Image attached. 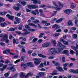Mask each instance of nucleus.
Wrapping results in <instances>:
<instances>
[{"mask_svg": "<svg viewBox=\"0 0 78 78\" xmlns=\"http://www.w3.org/2000/svg\"><path fill=\"white\" fill-rule=\"evenodd\" d=\"M57 46L59 47V48H58L56 49L55 48H53L50 49L49 51L50 54L55 55L56 53H61V51H62L63 49L66 47V46L62 45V43L59 42L58 43Z\"/></svg>", "mask_w": 78, "mask_h": 78, "instance_id": "1", "label": "nucleus"}, {"mask_svg": "<svg viewBox=\"0 0 78 78\" xmlns=\"http://www.w3.org/2000/svg\"><path fill=\"white\" fill-rule=\"evenodd\" d=\"M33 65H32V63L31 62H29L27 63V64H24L22 63L21 64V67L22 69L23 68L24 69H26L28 67H32Z\"/></svg>", "mask_w": 78, "mask_h": 78, "instance_id": "2", "label": "nucleus"}, {"mask_svg": "<svg viewBox=\"0 0 78 78\" xmlns=\"http://www.w3.org/2000/svg\"><path fill=\"white\" fill-rule=\"evenodd\" d=\"M33 75V74L32 72L29 73L27 74V75H25V74L22 72H21L20 73V77H21V78H28V76H32Z\"/></svg>", "mask_w": 78, "mask_h": 78, "instance_id": "3", "label": "nucleus"}, {"mask_svg": "<svg viewBox=\"0 0 78 78\" xmlns=\"http://www.w3.org/2000/svg\"><path fill=\"white\" fill-rule=\"evenodd\" d=\"M33 59L34 61H35L34 62V64H35L36 66L39 65V64L41 63V58H39L38 59L37 58H34Z\"/></svg>", "mask_w": 78, "mask_h": 78, "instance_id": "4", "label": "nucleus"}, {"mask_svg": "<svg viewBox=\"0 0 78 78\" xmlns=\"http://www.w3.org/2000/svg\"><path fill=\"white\" fill-rule=\"evenodd\" d=\"M27 7L29 9H32V8H34V9H36V8H37L38 6L37 5H29L27 6Z\"/></svg>", "mask_w": 78, "mask_h": 78, "instance_id": "5", "label": "nucleus"}, {"mask_svg": "<svg viewBox=\"0 0 78 78\" xmlns=\"http://www.w3.org/2000/svg\"><path fill=\"white\" fill-rule=\"evenodd\" d=\"M50 45H51V43L50 42H46L43 44L42 46L43 47H48L50 46Z\"/></svg>", "mask_w": 78, "mask_h": 78, "instance_id": "6", "label": "nucleus"}, {"mask_svg": "<svg viewBox=\"0 0 78 78\" xmlns=\"http://www.w3.org/2000/svg\"><path fill=\"white\" fill-rule=\"evenodd\" d=\"M23 31H24V32H26L24 33H23L22 34H23V36H25V35H27V34H30V32L28 31V30H27L26 29H23Z\"/></svg>", "mask_w": 78, "mask_h": 78, "instance_id": "7", "label": "nucleus"}, {"mask_svg": "<svg viewBox=\"0 0 78 78\" xmlns=\"http://www.w3.org/2000/svg\"><path fill=\"white\" fill-rule=\"evenodd\" d=\"M59 41L62 42H63L64 45H69V43L68 41H66L65 40L63 39H60L59 40Z\"/></svg>", "mask_w": 78, "mask_h": 78, "instance_id": "8", "label": "nucleus"}, {"mask_svg": "<svg viewBox=\"0 0 78 78\" xmlns=\"http://www.w3.org/2000/svg\"><path fill=\"white\" fill-rule=\"evenodd\" d=\"M69 72H70L72 73H78V69L77 70L70 69L69 71Z\"/></svg>", "mask_w": 78, "mask_h": 78, "instance_id": "9", "label": "nucleus"}, {"mask_svg": "<svg viewBox=\"0 0 78 78\" xmlns=\"http://www.w3.org/2000/svg\"><path fill=\"white\" fill-rule=\"evenodd\" d=\"M32 13L33 14H34V15H36V14L38 15L39 14V13L38 12V9H35V11H32Z\"/></svg>", "mask_w": 78, "mask_h": 78, "instance_id": "10", "label": "nucleus"}, {"mask_svg": "<svg viewBox=\"0 0 78 78\" xmlns=\"http://www.w3.org/2000/svg\"><path fill=\"white\" fill-rule=\"evenodd\" d=\"M8 35L5 34L3 36V40H1V41L2 42H3L4 41V40H6L8 39Z\"/></svg>", "mask_w": 78, "mask_h": 78, "instance_id": "11", "label": "nucleus"}, {"mask_svg": "<svg viewBox=\"0 0 78 78\" xmlns=\"http://www.w3.org/2000/svg\"><path fill=\"white\" fill-rule=\"evenodd\" d=\"M50 74L51 75H58V73H57V71L55 70L52 72V73H50Z\"/></svg>", "mask_w": 78, "mask_h": 78, "instance_id": "12", "label": "nucleus"}, {"mask_svg": "<svg viewBox=\"0 0 78 78\" xmlns=\"http://www.w3.org/2000/svg\"><path fill=\"white\" fill-rule=\"evenodd\" d=\"M71 48L73 49H74V50H75L76 51V56H77V57L78 56V51L77 50H76V47H74L73 46H72Z\"/></svg>", "mask_w": 78, "mask_h": 78, "instance_id": "13", "label": "nucleus"}, {"mask_svg": "<svg viewBox=\"0 0 78 78\" xmlns=\"http://www.w3.org/2000/svg\"><path fill=\"white\" fill-rule=\"evenodd\" d=\"M6 17H8L9 19L10 20H12L14 18V16H10L9 14H8L6 15Z\"/></svg>", "mask_w": 78, "mask_h": 78, "instance_id": "14", "label": "nucleus"}, {"mask_svg": "<svg viewBox=\"0 0 78 78\" xmlns=\"http://www.w3.org/2000/svg\"><path fill=\"white\" fill-rule=\"evenodd\" d=\"M8 70H12L13 72L16 71V69L14 67L12 66L11 68H7Z\"/></svg>", "mask_w": 78, "mask_h": 78, "instance_id": "15", "label": "nucleus"}, {"mask_svg": "<svg viewBox=\"0 0 78 78\" xmlns=\"http://www.w3.org/2000/svg\"><path fill=\"white\" fill-rule=\"evenodd\" d=\"M72 11V10L71 9H67L65 10L64 12H66V13H67V14H69V13H70V12H71Z\"/></svg>", "mask_w": 78, "mask_h": 78, "instance_id": "16", "label": "nucleus"}, {"mask_svg": "<svg viewBox=\"0 0 78 78\" xmlns=\"http://www.w3.org/2000/svg\"><path fill=\"white\" fill-rule=\"evenodd\" d=\"M60 27H59V26L58 25H57L56 24L52 26L53 28H56V29L55 30H56L58 29V28H60Z\"/></svg>", "mask_w": 78, "mask_h": 78, "instance_id": "17", "label": "nucleus"}, {"mask_svg": "<svg viewBox=\"0 0 78 78\" xmlns=\"http://www.w3.org/2000/svg\"><path fill=\"white\" fill-rule=\"evenodd\" d=\"M19 2L20 3H21V5H22L23 6H25L26 5V3H27L25 2H22L21 1V0L19 1Z\"/></svg>", "mask_w": 78, "mask_h": 78, "instance_id": "18", "label": "nucleus"}, {"mask_svg": "<svg viewBox=\"0 0 78 78\" xmlns=\"http://www.w3.org/2000/svg\"><path fill=\"white\" fill-rule=\"evenodd\" d=\"M56 69H57V70H58V71L60 72H63L64 71V70H63V69H62V68H61V67H56Z\"/></svg>", "mask_w": 78, "mask_h": 78, "instance_id": "19", "label": "nucleus"}, {"mask_svg": "<svg viewBox=\"0 0 78 78\" xmlns=\"http://www.w3.org/2000/svg\"><path fill=\"white\" fill-rule=\"evenodd\" d=\"M6 50L7 51V53H9L10 55H15V54L14 53H12L10 52V51H11V50H10V49H7Z\"/></svg>", "mask_w": 78, "mask_h": 78, "instance_id": "20", "label": "nucleus"}, {"mask_svg": "<svg viewBox=\"0 0 78 78\" xmlns=\"http://www.w3.org/2000/svg\"><path fill=\"white\" fill-rule=\"evenodd\" d=\"M63 53L64 54H66L67 56H69V51L67 50H65L63 51Z\"/></svg>", "mask_w": 78, "mask_h": 78, "instance_id": "21", "label": "nucleus"}, {"mask_svg": "<svg viewBox=\"0 0 78 78\" xmlns=\"http://www.w3.org/2000/svg\"><path fill=\"white\" fill-rule=\"evenodd\" d=\"M28 25L30 26H32V27L33 26L34 28H36V27H37V26L35 25L33 23H30L28 24Z\"/></svg>", "mask_w": 78, "mask_h": 78, "instance_id": "22", "label": "nucleus"}, {"mask_svg": "<svg viewBox=\"0 0 78 78\" xmlns=\"http://www.w3.org/2000/svg\"><path fill=\"white\" fill-rule=\"evenodd\" d=\"M38 55L39 57L40 58H46V56L42 55L41 54H38Z\"/></svg>", "mask_w": 78, "mask_h": 78, "instance_id": "23", "label": "nucleus"}, {"mask_svg": "<svg viewBox=\"0 0 78 78\" xmlns=\"http://www.w3.org/2000/svg\"><path fill=\"white\" fill-rule=\"evenodd\" d=\"M7 65H5L2 68H1L0 69V70H1V71H3V70H5V69L6 67H7Z\"/></svg>", "mask_w": 78, "mask_h": 78, "instance_id": "24", "label": "nucleus"}, {"mask_svg": "<svg viewBox=\"0 0 78 78\" xmlns=\"http://www.w3.org/2000/svg\"><path fill=\"white\" fill-rule=\"evenodd\" d=\"M62 18H60V19H58L56 21V23H58L61 22H62Z\"/></svg>", "mask_w": 78, "mask_h": 78, "instance_id": "25", "label": "nucleus"}, {"mask_svg": "<svg viewBox=\"0 0 78 78\" xmlns=\"http://www.w3.org/2000/svg\"><path fill=\"white\" fill-rule=\"evenodd\" d=\"M0 25L1 27H5V25H7V24L5 23H1Z\"/></svg>", "mask_w": 78, "mask_h": 78, "instance_id": "26", "label": "nucleus"}, {"mask_svg": "<svg viewBox=\"0 0 78 78\" xmlns=\"http://www.w3.org/2000/svg\"><path fill=\"white\" fill-rule=\"evenodd\" d=\"M52 42L54 46H56V40H52Z\"/></svg>", "mask_w": 78, "mask_h": 78, "instance_id": "27", "label": "nucleus"}, {"mask_svg": "<svg viewBox=\"0 0 78 78\" xmlns=\"http://www.w3.org/2000/svg\"><path fill=\"white\" fill-rule=\"evenodd\" d=\"M15 18L16 20V22L18 23H20V20H19V18H18V17H15Z\"/></svg>", "mask_w": 78, "mask_h": 78, "instance_id": "28", "label": "nucleus"}, {"mask_svg": "<svg viewBox=\"0 0 78 78\" xmlns=\"http://www.w3.org/2000/svg\"><path fill=\"white\" fill-rule=\"evenodd\" d=\"M58 5H59L60 7H61V8H62V7H63V6H64L63 4L60 2H58Z\"/></svg>", "mask_w": 78, "mask_h": 78, "instance_id": "29", "label": "nucleus"}, {"mask_svg": "<svg viewBox=\"0 0 78 78\" xmlns=\"http://www.w3.org/2000/svg\"><path fill=\"white\" fill-rule=\"evenodd\" d=\"M6 13H7V12H0V15L5 16V15H6Z\"/></svg>", "mask_w": 78, "mask_h": 78, "instance_id": "30", "label": "nucleus"}, {"mask_svg": "<svg viewBox=\"0 0 78 78\" xmlns=\"http://www.w3.org/2000/svg\"><path fill=\"white\" fill-rule=\"evenodd\" d=\"M13 9H15V10H16V11H19V9H20V8H19V7H16V6H14L13 7Z\"/></svg>", "mask_w": 78, "mask_h": 78, "instance_id": "31", "label": "nucleus"}, {"mask_svg": "<svg viewBox=\"0 0 78 78\" xmlns=\"http://www.w3.org/2000/svg\"><path fill=\"white\" fill-rule=\"evenodd\" d=\"M71 6L72 7V8H74L75 7V6H76V4L73 3H71Z\"/></svg>", "mask_w": 78, "mask_h": 78, "instance_id": "32", "label": "nucleus"}, {"mask_svg": "<svg viewBox=\"0 0 78 78\" xmlns=\"http://www.w3.org/2000/svg\"><path fill=\"white\" fill-rule=\"evenodd\" d=\"M16 28H11L9 29V30L8 31H14L16 30Z\"/></svg>", "mask_w": 78, "mask_h": 78, "instance_id": "33", "label": "nucleus"}, {"mask_svg": "<svg viewBox=\"0 0 78 78\" xmlns=\"http://www.w3.org/2000/svg\"><path fill=\"white\" fill-rule=\"evenodd\" d=\"M39 74L40 76H44L45 74V73H44L40 72V73H38Z\"/></svg>", "mask_w": 78, "mask_h": 78, "instance_id": "34", "label": "nucleus"}, {"mask_svg": "<svg viewBox=\"0 0 78 78\" xmlns=\"http://www.w3.org/2000/svg\"><path fill=\"white\" fill-rule=\"evenodd\" d=\"M28 30L29 31L34 32V31H36V30L35 29H31L30 28H28Z\"/></svg>", "mask_w": 78, "mask_h": 78, "instance_id": "35", "label": "nucleus"}, {"mask_svg": "<svg viewBox=\"0 0 78 78\" xmlns=\"http://www.w3.org/2000/svg\"><path fill=\"white\" fill-rule=\"evenodd\" d=\"M3 21H5V19L2 17H0V23H1Z\"/></svg>", "mask_w": 78, "mask_h": 78, "instance_id": "36", "label": "nucleus"}, {"mask_svg": "<svg viewBox=\"0 0 78 78\" xmlns=\"http://www.w3.org/2000/svg\"><path fill=\"white\" fill-rule=\"evenodd\" d=\"M52 3L55 6H56V7H58V6L56 3V1H52Z\"/></svg>", "mask_w": 78, "mask_h": 78, "instance_id": "37", "label": "nucleus"}, {"mask_svg": "<svg viewBox=\"0 0 78 78\" xmlns=\"http://www.w3.org/2000/svg\"><path fill=\"white\" fill-rule=\"evenodd\" d=\"M19 39H22V40H23V41H26V39L25 38H23L22 37H20Z\"/></svg>", "mask_w": 78, "mask_h": 78, "instance_id": "38", "label": "nucleus"}, {"mask_svg": "<svg viewBox=\"0 0 78 78\" xmlns=\"http://www.w3.org/2000/svg\"><path fill=\"white\" fill-rule=\"evenodd\" d=\"M68 25H71V26H73V24L72 21H69L68 22Z\"/></svg>", "mask_w": 78, "mask_h": 78, "instance_id": "39", "label": "nucleus"}, {"mask_svg": "<svg viewBox=\"0 0 78 78\" xmlns=\"http://www.w3.org/2000/svg\"><path fill=\"white\" fill-rule=\"evenodd\" d=\"M59 33H55L53 34V36L54 37H55V36H59Z\"/></svg>", "mask_w": 78, "mask_h": 78, "instance_id": "40", "label": "nucleus"}, {"mask_svg": "<svg viewBox=\"0 0 78 78\" xmlns=\"http://www.w3.org/2000/svg\"><path fill=\"white\" fill-rule=\"evenodd\" d=\"M9 73H8L5 74H4V75L5 77H8V76H9Z\"/></svg>", "mask_w": 78, "mask_h": 78, "instance_id": "41", "label": "nucleus"}, {"mask_svg": "<svg viewBox=\"0 0 78 78\" xmlns=\"http://www.w3.org/2000/svg\"><path fill=\"white\" fill-rule=\"evenodd\" d=\"M44 34L43 33H41L40 34V36H39V38H42V37L43 36V35H44Z\"/></svg>", "mask_w": 78, "mask_h": 78, "instance_id": "42", "label": "nucleus"}, {"mask_svg": "<svg viewBox=\"0 0 78 78\" xmlns=\"http://www.w3.org/2000/svg\"><path fill=\"white\" fill-rule=\"evenodd\" d=\"M73 38H74V39H76V37H77V35L76 34H74L73 35Z\"/></svg>", "mask_w": 78, "mask_h": 78, "instance_id": "43", "label": "nucleus"}, {"mask_svg": "<svg viewBox=\"0 0 78 78\" xmlns=\"http://www.w3.org/2000/svg\"><path fill=\"white\" fill-rule=\"evenodd\" d=\"M31 1L33 2V3L36 4L37 3V0H31Z\"/></svg>", "mask_w": 78, "mask_h": 78, "instance_id": "44", "label": "nucleus"}, {"mask_svg": "<svg viewBox=\"0 0 78 78\" xmlns=\"http://www.w3.org/2000/svg\"><path fill=\"white\" fill-rule=\"evenodd\" d=\"M77 22L78 20H76L75 21V25H76V26H77V27H78V24Z\"/></svg>", "mask_w": 78, "mask_h": 78, "instance_id": "45", "label": "nucleus"}, {"mask_svg": "<svg viewBox=\"0 0 78 78\" xmlns=\"http://www.w3.org/2000/svg\"><path fill=\"white\" fill-rule=\"evenodd\" d=\"M71 30H76V28L75 27H72L71 28Z\"/></svg>", "mask_w": 78, "mask_h": 78, "instance_id": "46", "label": "nucleus"}, {"mask_svg": "<svg viewBox=\"0 0 78 78\" xmlns=\"http://www.w3.org/2000/svg\"><path fill=\"white\" fill-rule=\"evenodd\" d=\"M39 22V21L38 20H35L34 21V23H38Z\"/></svg>", "mask_w": 78, "mask_h": 78, "instance_id": "47", "label": "nucleus"}, {"mask_svg": "<svg viewBox=\"0 0 78 78\" xmlns=\"http://www.w3.org/2000/svg\"><path fill=\"white\" fill-rule=\"evenodd\" d=\"M37 41V38H35L33 39V42H35Z\"/></svg>", "mask_w": 78, "mask_h": 78, "instance_id": "48", "label": "nucleus"}, {"mask_svg": "<svg viewBox=\"0 0 78 78\" xmlns=\"http://www.w3.org/2000/svg\"><path fill=\"white\" fill-rule=\"evenodd\" d=\"M54 8H55V9L57 10V11H59L61 9V8H58V7L55 8V7H54Z\"/></svg>", "mask_w": 78, "mask_h": 78, "instance_id": "49", "label": "nucleus"}, {"mask_svg": "<svg viewBox=\"0 0 78 78\" xmlns=\"http://www.w3.org/2000/svg\"><path fill=\"white\" fill-rule=\"evenodd\" d=\"M62 61L63 62H65V57H62Z\"/></svg>", "mask_w": 78, "mask_h": 78, "instance_id": "50", "label": "nucleus"}, {"mask_svg": "<svg viewBox=\"0 0 78 78\" xmlns=\"http://www.w3.org/2000/svg\"><path fill=\"white\" fill-rule=\"evenodd\" d=\"M74 53H75V52H74V51L73 50H71L70 51V54H71V55H73V54H74Z\"/></svg>", "mask_w": 78, "mask_h": 78, "instance_id": "51", "label": "nucleus"}, {"mask_svg": "<svg viewBox=\"0 0 78 78\" xmlns=\"http://www.w3.org/2000/svg\"><path fill=\"white\" fill-rule=\"evenodd\" d=\"M54 58H55V57L54 56H51L48 58V59H54Z\"/></svg>", "mask_w": 78, "mask_h": 78, "instance_id": "52", "label": "nucleus"}, {"mask_svg": "<svg viewBox=\"0 0 78 78\" xmlns=\"http://www.w3.org/2000/svg\"><path fill=\"white\" fill-rule=\"evenodd\" d=\"M24 58H25V57L22 56L20 58L21 61H24Z\"/></svg>", "mask_w": 78, "mask_h": 78, "instance_id": "53", "label": "nucleus"}, {"mask_svg": "<svg viewBox=\"0 0 78 78\" xmlns=\"http://www.w3.org/2000/svg\"><path fill=\"white\" fill-rule=\"evenodd\" d=\"M18 75H19V74H18V73L15 74V75L13 77V78H16V77H17V76Z\"/></svg>", "mask_w": 78, "mask_h": 78, "instance_id": "54", "label": "nucleus"}, {"mask_svg": "<svg viewBox=\"0 0 78 78\" xmlns=\"http://www.w3.org/2000/svg\"><path fill=\"white\" fill-rule=\"evenodd\" d=\"M32 55L33 56H36V55H37V54L35 52H34L32 54Z\"/></svg>", "mask_w": 78, "mask_h": 78, "instance_id": "55", "label": "nucleus"}, {"mask_svg": "<svg viewBox=\"0 0 78 78\" xmlns=\"http://www.w3.org/2000/svg\"><path fill=\"white\" fill-rule=\"evenodd\" d=\"M20 59L17 60L16 61L14 62V63L15 64H16V63H17V62H20Z\"/></svg>", "mask_w": 78, "mask_h": 78, "instance_id": "56", "label": "nucleus"}, {"mask_svg": "<svg viewBox=\"0 0 78 78\" xmlns=\"http://www.w3.org/2000/svg\"><path fill=\"white\" fill-rule=\"evenodd\" d=\"M5 44L3 42L0 43V45H2V46H4V45H5Z\"/></svg>", "mask_w": 78, "mask_h": 78, "instance_id": "57", "label": "nucleus"}, {"mask_svg": "<svg viewBox=\"0 0 78 78\" xmlns=\"http://www.w3.org/2000/svg\"><path fill=\"white\" fill-rule=\"evenodd\" d=\"M9 60H6L5 61V64H8V63H9Z\"/></svg>", "mask_w": 78, "mask_h": 78, "instance_id": "58", "label": "nucleus"}, {"mask_svg": "<svg viewBox=\"0 0 78 78\" xmlns=\"http://www.w3.org/2000/svg\"><path fill=\"white\" fill-rule=\"evenodd\" d=\"M51 25V24L50 23H45V26H49V25Z\"/></svg>", "mask_w": 78, "mask_h": 78, "instance_id": "59", "label": "nucleus"}, {"mask_svg": "<svg viewBox=\"0 0 78 78\" xmlns=\"http://www.w3.org/2000/svg\"><path fill=\"white\" fill-rule=\"evenodd\" d=\"M20 15H21V13L20 12L17 13L16 14L17 16H18V17H19V16H20Z\"/></svg>", "mask_w": 78, "mask_h": 78, "instance_id": "60", "label": "nucleus"}, {"mask_svg": "<svg viewBox=\"0 0 78 78\" xmlns=\"http://www.w3.org/2000/svg\"><path fill=\"white\" fill-rule=\"evenodd\" d=\"M18 56H19L18 55H15L14 56L13 58H15V59H16V58H17Z\"/></svg>", "mask_w": 78, "mask_h": 78, "instance_id": "61", "label": "nucleus"}, {"mask_svg": "<svg viewBox=\"0 0 78 78\" xmlns=\"http://www.w3.org/2000/svg\"><path fill=\"white\" fill-rule=\"evenodd\" d=\"M39 67H44V65H43V63H41Z\"/></svg>", "mask_w": 78, "mask_h": 78, "instance_id": "62", "label": "nucleus"}, {"mask_svg": "<svg viewBox=\"0 0 78 78\" xmlns=\"http://www.w3.org/2000/svg\"><path fill=\"white\" fill-rule=\"evenodd\" d=\"M39 12L40 14L42 13L43 10L42 9H40L39 10Z\"/></svg>", "mask_w": 78, "mask_h": 78, "instance_id": "63", "label": "nucleus"}, {"mask_svg": "<svg viewBox=\"0 0 78 78\" xmlns=\"http://www.w3.org/2000/svg\"><path fill=\"white\" fill-rule=\"evenodd\" d=\"M16 33L18 34H21V33L20 32L16 31Z\"/></svg>", "mask_w": 78, "mask_h": 78, "instance_id": "64", "label": "nucleus"}]
</instances>
